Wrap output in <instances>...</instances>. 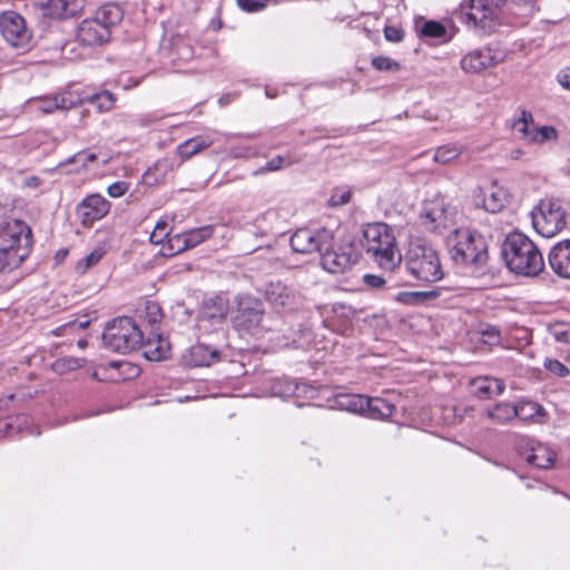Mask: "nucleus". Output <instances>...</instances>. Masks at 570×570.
Listing matches in <instances>:
<instances>
[{"label":"nucleus","mask_w":570,"mask_h":570,"mask_svg":"<svg viewBox=\"0 0 570 570\" xmlns=\"http://www.w3.org/2000/svg\"><path fill=\"white\" fill-rule=\"evenodd\" d=\"M515 449L528 464L538 469H549L556 459L551 449L528 436H518Z\"/></svg>","instance_id":"4468645a"},{"label":"nucleus","mask_w":570,"mask_h":570,"mask_svg":"<svg viewBox=\"0 0 570 570\" xmlns=\"http://www.w3.org/2000/svg\"><path fill=\"white\" fill-rule=\"evenodd\" d=\"M86 345H87V342H86V341H83V340L78 341V346H79L80 348H83Z\"/></svg>","instance_id":"69168bd1"},{"label":"nucleus","mask_w":570,"mask_h":570,"mask_svg":"<svg viewBox=\"0 0 570 570\" xmlns=\"http://www.w3.org/2000/svg\"><path fill=\"white\" fill-rule=\"evenodd\" d=\"M265 298L277 312H294L304 304V295L281 281L271 282L265 287Z\"/></svg>","instance_id":"f8f14e48"},{"label":"nucleus","mask_w":570,"mask_h":570,"mask_svg":"<svg viewBox=\"0 0 570 570\" xmlns=\"http://www.w3.org/2000/svg\"><path fill=\"white\" fill-rule=\"evenodd\" d=\"M340 405L353 413H367L368 397L364 395H346L342 397Z\"/></svg>","instance_id":"e433bc0d"},{"label":"nucleus","mask_w":570,"mask_h":570,"mask_svg":"<svg viewBox=\"0 0 570 570\" xmlns=\"http://www.w3.org/2000/svg\"><path fill=\"white\" fill-rule=\"evenodd\" d=\"M105 252L101 248L94 249L90 254L78 261L76 271L79 274H85L102 258Z\"/></svg>","instance_id":"58836bf2"},{"label":"nucleus","mask_w":570,"mask_h":570,"mask_svg":"<svg viewBox=\"0 0 570 570\" xmlns=\"http://www.w3.org/2000/svg\"><path fill=\"white\" fill-rule=\"evenodd\" d=\"M531 410L530 415L539 412L540 406L534 402H520L517 405L509 403L497 404L493 409L487 411V416L499 424H504L513 417L521 416L524 409Z\"/></svg>","instance_id":"6ab92c4d"},{"label":"nucleus","mask_w":570,"mask_h":570,"mask_svg":"<svg viewBox=\"0 0 570 570\" xmlns=\"http://www.w3.org/2000/svg\"><path fill=\"white\" fill-rule=\"evenodd\" d=\"M227 308L220 305L216 312L205 308L200 315V322L210 321L213 325L219 324L225 318Z\"/></svg>","instance_id":"c03bdc74"},{"label":"nucleus","mask_w":570,"mask_h":570,"mask_svg":"<svg viewBox=\"0 0 570 570\" xmlns=\"http://www.w3.org/2000/svg\"><path fill=\"white\" fill-rule=\"evenodd\" d=\"M160 49L161 51H168L175 55L181 60H187L191 57V48L187 40L180 35L170 36L169 38L164 37Z\"/></svg>","instance_id":"c85d7f7f"},{"label":"nucleus","mask_w":570,"mask_h":570,"mask_svg":"<svg viewBox=\"0 0 570 570\" xmlns=\"http://www.w3.org/2000/svg\"><path fill=\"white\" fill-rule=\"evenodd\" d=\"M366 253L385 271H394L402 263L394 230L385 223L367 224L364 228Z\"/></svg>","instance_id":"f03ea898"},{"label":"nucleus","mask_w":570,"mask_h":570,"mask_svg":"<svg viewBox=\"0 0 570 570\" xmlns=\"http://www.w3.org/2000/svg\"><path fill=\"white\" fill-rule=\"evenodd\" d=\"M558 82L564 88L570 90V73H559Z\"/></svg>","instance_id":"052dcab7"},{"label":"nucleus","mask_w":570,"mask_h":570,"mask_svg":"<svg viewBox=\"0 0 570 570\" xmlns=\"http://www.w3.org/2000/svg\"><path fill=\"white\" fill-rule=\"evenodd\" d=\"M544 367L549 372L556 374L559 377H566L570 373V370L563 363H561L558 360H550V358L544 362Z\"/></svg>","instance_id":"a18cd8bd"},{"label":"nucleus","mask_w":570,"mask_h":570,"mask_svg":"<svg viewBox=\"0 0 570 570\" xmlns=\"http://www.w3.org/2000/svg\"><path fill=\"white\" fill-rule=\"evenodd\" d=\"M508 0H470L468 19L485 31H492L499 18L501 6Z\"/></svg>","instance_id":"2eb2a0df"},{"label":"nucleus","mask_w":570,"mask_h":570,"mask_svg":"<svg viewBox=\"0 0 570 570\" xmlns=\"http://www.w3.org/2000/svg\"><path fill=\"white\" fill-rule=\"evenodd\" d=\"M372 66L377 70H387L393 67L397 68L396 63H393L389 58L385 57H376L372 60Z\"/></svg>","instance_id":"6e6d98bb"},{"label":"nucleus","mask_w":570,"mask_h":570,"mask_svg":"<svg viewBox=\"0 0 570 570\" xmlns=\"http://www.w3.org/2000/svg\"><path fill=\"white\" fill-rule=\"evenodd\" d=\"M284 166H285V158L283 156H276L273 159H271L269 161H267V164L264 167H261L259 169L254 171V175H261V174H265L268 171H276V170L282 169Z\"/></svg>","instance_id":"de8ad7c7"},{"label":"nucleus","mask_w":570,"mask_h":570,"mask_svg":"<svg viewBox=\"0 0 570 570\" xmlns=\"http://www.w3.org/2000/svg\"><path fill=\"white\" fill-rule=\"evenodd\" d=\"M360 253L351 242L325 246L321 252V265L331 274H343L358 262Z\"/></svg>","instance_id":"9d476101"},{"label":"nucleus","mask_w":570,"mask_h":570,"mask_svg":"<svg viewBox=\"0 0 570 570\" xmlns=\"http://www.w3.org/2000/svg\"><path fill=\"white\" fill-rule=\"evenodd\" d=\"M462 153V148L458 145L442 146L436 149L434 154V160L440 164H449L458 158Z\"/></svg>","instance_id":"4c0bfd02"},{"label":"nucleus","mask_w":570,"mask_h":570,"mask_svg":"<svg viewBox=\"0 0 570 570\" xmlns=\"http://www.w3.org/2000/svg\"><path fill=\"white\" fill-rule=\"evenodd\" d=\"M451 258L456 264L483 267L488 262V245L484 237L468 228H453L445 237Z\"/></svg>","instance_id":"7ed1b4c3"},{"label":"nucleus","mask_w":570,"mask_h":570,"mask_svg":"<svg viewBox=\"0 0 570 570\" xmlns=\"http://www.w3.org/2000/svg\"><path fill=\"white\" fill-rule=\"evenodd\" d=\"M538 1L539 0H509L508 9L511 14L521 19H528L539 10Z\"/></svg>","instance_id":"473e14b6"},{"label":"nucleus","mask_w":570,"mask_h":570,"mask_svg":"<svg viewBox=\"0 0 570 570\" xmlns=\"http://www.w3.org/2000/svg\"><path fill=\"white\" fill-rule=\"evenodd\" d=\"M551 269L562 278H570V239L556 244L549 255Z\"/></svg>","instance_id":"aec40b11"},{"label":"nucleus","mask_w":570,"mask_h":570,"mask_svg":"<svg viewBox=\"0 0 570 570\" xmlns=\"http://www.w3.org/2000/svg\"><path fill=\"white\" fill-rule=\"evenodd\" d=\"M229 155L235 158L247 157L249 155V148L235 147V148L230 149Z\"/></svg>","instance_id":"bf43d9fd"},{"label":"nucleus","mask_w":570,"mask_h":570,"mask_svg":"<svg viewBox=\"0 0 570 570\" xmlns=\"http://www.w3.org/2000/svg\"><path fill=\"white\" fill-rule=\"evenodd\" d=\"M530 413H531V410L529 407H527V409L523 410L522 415L519 416V417L522 419V420H525L528 417H532L533 415H530Z\"/></svg>","instance_id":"e2e57ef3"},{"label":"nucleus","mask_w":570,"mask_h":570,"mask_svg":"<svg viewBox=\"0 0 570 570\" xmlns=\"http://www.w3.org/2000/svg\"><path fill=\"white\" fill-rule=\"evenodd\" d=\"M94 17L111 31L122 20L124 11L117 3L108 2L100 6Z\"/></svg>","instance_id":"a878e982"},{"label":"nucleus","mask_w":570,"mask_h":570,"mask_svg":"<svg viewBox=\"0 0 570 570\" xmlns=\"http://www.w3.org/2000/svg\"><path fill=\"white\" fill-rule=\"evenodd\" d=\"M558 134L554 127L543 126V127H533L532 128V137L530 142L534 144H544L546 141L557 139Z\"/></svg>","instance_id":"ea45409f"},{"label":"nucleus","mask_w":570,"mask_h":570,"mask_svg":"<svg viewBox=\"0 0 570 570\" xmlns=\"http://www.w3.org/2000/svg\"><path fill=\"white\" fill-rule=\"evenodd\" d=\"M89 324H90V320H88L87 317H85V320H73L71 322L63 324L61 327L57 328V335L65 333L68 330H70V331L85 330L89 326Z\"/></svg>","instance_id":"8fccbe9b"},{"label":"nucleus","mask_w":570,"mask_h":570,"mask_svg":"<svg viewBox=\"0 0 570 570\" xmlns=\"http://www.w3.org/2000/svg\"><path fill=\"white\" fill-rule=\"evenodd\" d=\"M0 35L12 48L28 50L32 41V31L26 19L13 10L0 13Z\"/></svg>","instance_id":"1a4fd4ad"},{"label":"nucleus","mask_w":570,"mask_h":570,"mask_svg":"<svg viewBox=\"0 0 570 570\" xmlns=\"http://www.w3.org/2000/svg\"><path fill=\"white\" fill-rule=\"evenodd\" d=\"M96 159L97 156L94 153H79L70 159V163H82L86 165L87 163L94 161Z\"/></svg>","instance_id":"4d7b16f0"},{"label":"nucleus","mask_w":570,"mask_h":570,"mask_svg":"<svg viewBox=\"0 0 570 570\" xmlns=\"http://www.w3.org/2000/svg\"><path fill=\"white\" fill-rule=\"evenodd\" d=\"M364 283L371 288H381L386 283V279L379 275L365 274L363 276Z\"/></svg>","instance_id":"5fc2aeb1"},{"label":"nucleus","mask_w":570,"mask_h":570,"mask_svg":"<svg viewBox=\"0 0 570 570\" xmlns=\"http://www.w3.org/2000/svg\"><path fill=\"white\" fill-rule=\"evenodd\" d=\"M18 265V262H13L12 257L10 255H7L3 248H0V272L7 266L17 267Z\"/></svg>","instance_id":"13d9d810"},{"label":"nucleus","mask_w":570,"mask_h":570,"mask_svg":"<svg viewBox=\"0 0 570 570\" xmlns=\"http://www.w3.org/2000/svg\"><path fill=\"white\" fill-rule=\"evenodd\" d=\"M509 203V193L504 187L491 185L483 193L482 206L489 213H498Z\"/></svg>","instance_id":"b1692460"},{"label":"nucleus","mask_w":570,"mask_h":570,"mask_svg":"<svg viewBox=\"0 0 570 570\" xmlns=\"http://www.w3.org/2000/svg\"><path fill=\"white\" fill-rule=\"evenodd\" d=\"M554 335H556L557 340H559V341H561V340L567 341L564 332H560V333L556 332Z\"/></svg>","instance_id":"0e129e2a"},{"label":"nucleus","mask_w":570,"mask_h":570,"mask_svg":"<svg viewBox=\"0 0 570 570\" xmlns=\"http://www.w3.org/2000/svg\"><path fill=\"white\" fill-rule=\"evenodd\" d=\"M421 36L428 38H441L446 33L445 27L434 20L425 21L421 27Z\"/></svg>","instance_id":"a19ab883"},{"label":"nucleus","mask_w":570,"mask_h":570,"mask_svg":"<svg viewBox=\"0 0 570 570\" xmlns=\"http://www.w3.org/2000/svg\"><path fill=\"white\" fill-rule=\"evenodd\" d=\"M237 6L246 12H258L266 8L265 3L261 0H236Z\"/></svg>","instance_id":"09e8293b"},{"label":"nucleus","mask_w":570,"mask_h":570,"mask_svg":"<svg viewBox=\"0 0 570 570\" xmlns=\"http://www.w3.org/2000/svg\"><path fill=\"white\" fill-rule=\"evenodd\" d=\"M0 248L20 264L31 248L30 227L19 219L0 223Z\"/></svg>","instance_id":"0eeeda50"},{"label":"nucleus","mask_w":570,"mask_h":570,"mask_svg":"<svg viewBox=\"0 0 570 570\" xmlns=\"http://www.w3.org/2000/svg\"><path fill=\"white\" fill-rule=\"evenodd\" d=\"M109 210L110 203L98 194L89 195L77 207V214L86 226L101 219Z\"/></svg>","instance_id":"dca6fc26"},{"label":"nucleus","mask_w":570,"mask_h":570,"mask_svg":"<svg viewBox=\"0 0 570 570\" xmlns=\"http://www.w3.org/2000/svg\"><path fill=\"white\" fill-rule=\"evenodd\" d=\"M144 355L150 361H161L167 358L169 348L167 343L163 340L158 330L150 331V336L145 341L142 340Z\"/></svg>","instance_id":"5701e85b"},{"label":"nucleus","mask_w":570,"mask_h":570,"mask_svg":"<svg viewBox=\"0 0 570 570\" xmlns=\"http://www.w3.org/2000/svg\"><path fill=\"white\" fill-rule=\"evenodd\" d=\"M455 215L456 208L448 205L444 196L436 195L423 205L422 225L431 232L441 233L443 229L453 227Z\"/></svg>","instance_id":"9b49d317"},{"label":"nucleus","mask_w":570,"mask_h":570,"mask_svg":"<svg viewBox=\"0 0 570 570\" xmlns=\"http://www.w3.org/2000/svg\"><path fill=\"white\" fill-rule=\"evenodd\" d=\"M114 97L109 91H102L97 94L92 98V102L97 106L100 111H108L112 108Z\"/></svg>","instance_id":"37998d69"},{"label":"nucleus","mask_w":570,"mask_h":570,"mask_svg":"<svg viewBox=\"0 0 570 570\" xmlns=\"http://www.w3.org/2000/svg\"><path fill=\"white\" fill-rule=\"evenodd\" d=\"M333 240V233L326 228H298L289 239L292 249L298 254L323 252Z\"/></svg>","instance_id":"ddd939ff"},{"label":"nucleus","mask_w":570,"mask_h":570,"mask_svg":"<svg viewBox=\"0 0 570 570\" xmlns=\"http://www.w3.org/2000/svg\"><path fill=\"white\" fill-rule=\"evenodd\" d=\"M474 393L479 397H492L502 394L504 384L502 381L492 377L478 379L473 382Z\"/></svg>","instance_id":"c756f323"},{"label":"nucleus","mask_w":570,"mask_h":570,"mask_svg":"<svg viewBox=\"0 0 570 570\" xmlns=\"http://www.w3.org/2000/svg\"><path fill=\"white\" fill-rule=\"evenodd\" d=\"M531 219L534 229L550 238L566 226V210L562 203L554 198H544L532 209Z\"/></svg>","instance_id":"6e6552de"},{"label":"nucleus","mask_w":570,"mask_h":570,"mask_svg":"<svg viewBox=\"0 0 570 570\" xmlns=\"http://www.w3.org/2000/svg\"><path fill=\"white\" fill-rule=\"evenodd\" d=\"M501 253L505 265L514 274L533 277L544 269V259L538 246L521 233L509 234Z\"/></svg>","instance_id":"f257e3e1"},{"label":"nucleus","mask_w":570,"mask_h":570,"mask_svg":"<svg viewBox=\"0 0 570 570\" xmlns=\"http://www.w3.org/2000/svg\"><path fill=\"white\" fill-rule=\"evenodd\" d=\"M180 235H181V234H176V235H174V236L169 237V239H168V243H169V245H170L171 249H175L177 253H179V252H180V250H178V246L184 244V242H183V240H177V239H176V238H177V237H179Z\"/></svg>","instance_id":"680f3d73"},{"label":"nucleus","mask_w":570,"mask_h":570,"mask_svg":"<svg viewBox=\"0 0 570 570\" xmlns=\"http://www.w3.org/2000/svg\"><path fill=\"white\" fill-rule=\"evenodd\" d=\"M481 333L485 344L497 345L500 343V331L495 326H487Z\"/></svg>","instance_id":"3c124183"},{"label":"nucleus","mask_w":570,"mask_h":570,"mask_svg":"<svg viewBox=\"0 0 570 570\" xmlns=\"http://www.w3.org/2000/svg\"><path fill=\"white\" fill-rule=\"evenodd\" d=\"M111 31L95 17L85 19L78 28V39L88 46H100L110 39Z\"/></svg>","instance_id":"a211bd4d"},{"label":"nucleus","mask_w":570,"mask_h":570,"mask_svg":"<svg viewBox=\"0 0 570 570\" xmlns=\"http://www.w3.org/2000/svg\"><path fill=\"white\" fill-rule=\"evenodd\" d=\"M440 295L438 289L433 291H417V292H401L396 295V302L404 305H420L428 301H432Z\"/></svg>","instance_id":"2f4dec72"},{"label":"nucleus","mask_w":570,"mask_h":570,"mask_svg":"<svg viewBox=\"0 0 570 570\" xmlns=\"http://www.w3.org/2000/svg\"><path fill=\"white\" fill-rule=\"evenodd\" d=\"M395 413V405L381 397H368L367 414L372 419H389Z\"/></svg>","instance_id":"7c9ffc66"},{"label":"nucleus","mask_w":570,"mask_h":570,"mask_svg":"<svg viewBox=\"0 0 570 570\" xmlns=\"http://www.w3.org/2000/svg\"><path fill=\"white\" fill-rule=\"evenodd\" d=\"M512 127L522 139L530 141L532 137V128L535 127L533 125L532 114L527 110H521L520 117L513 121Z\"/></svg>","instance_id":"f704fd0d"},{"label":"nucleus","mask_w":570,"mask_h":570,"mask_svg":"<svg viewBox=\"0 0 570 570\" xmlns=\"http://www.w3.org/2000/svg\"><path fill=\"white\" fill-rule=\"evenodd\" d=\"M220 360V352L216 347L198 343L190 347L187 362L190 366H209Z\"/></svg>","instance_id":"4be33fe9"},{"label":"nucleus","mask_w":570,"mask_h":570,"mask_svg":"<svg viewBox=\"0 0 570 570\" xmlns=\"http://www.w3.org/2000/svg\"><path fill=\"white\" fill-rule=\"evenodd\" d=\"M75 102L66 95H57L51 98H46L39 101L38 108L46 114H50L57 109H68L70 108Z\"/></svg>","instance_id":"c9c22d12"},{"label":"nucleus","mask_w":570,"mask_h":570,"mask_svg":"<svg viewBox=\"0 0 570 570\" xmlns=\"http://www.w3.org/2000/svg\"><path fill=\"white\" fill-rule=\"evenodd\" d=\"M169 235V230H168V225L166 222H159L157 223V225L155 226L153 233L150 234V242L153 244H160L163 243V240L168 237Z\"/></svg>","instance_id":"49530a36"},{"label":"nucleus","mask_w":570,"mask_h":570,"mask_svg":"<svg viewBox=\"0 0 570 570\" xmlns=\"http://www.w3.org/2000/svg\"><path fill=\"white\" fill-rule=\"evenodd\" d=\"M138 313L139 317L151 327V331L157 330L156 326L163 318V312L158 303L148 301Z\"/></svg>","instance_id":"72a5a7b5"},{"label":"nucleus","mask_w":570,"mask_h":570,"mask_svg":"<svg viewBox=\"0 0 570 570\" xmlns=\"http://www.w3.org/2000/svg\"><path fill=\"white\" fill-rule=\"evenodd\" d=\"M144 332L130 317L122 316L110 322L104 333L102 341L112 352L126 354L142 345Z\"/></svg>","instance_id":"39448f33"},{"label":"nucleus","mask_w":570,"mask_h":570,"mask_svg":"<svg viewBox=\"0 0 570 570\" xmlns=\"http://www.w3.org/2000/svg\"><path fill=\"white\" fill-rule=\"evenodd\" d=\"M233 325L238 332L250 335H258L273 328V325L266 320L263 302L252 295L236 297Z\"/></svg>","instance_id":"423d86ee"},{"label":"nucleus","mask_w":570,"mask_h":570,"mask_svg":"<svg viewBox=\"0 0 570 570\" xmlns=\"http://www.w3.org/2000/svg\"><path fill=\"white\" fill-rule=\"evenodd\" d=\"M128 189H129L128 183L116 181L108 187L107 191L110 197L118 198V197L124 196Z\"/></svg>","instance_id":"603ef678"},{"label":"nucleus","mask_w":570,"mask_h":570,"mask_svg":"<svg viewBox=\"0 0 570 570\" xmlns=\"http://www.w3.org/2000/svg\"><path fill=\"white\" fill-rule=\"evenodd\" d=\"M284 222L279 210L271 208L248 224L247 230L257 237H265L279 233L284 227Z\"/></svg>","instance_id":"f3484780"},{"label":"nucleus","mask_w":570,"mask_h":570,"mask_svg":"<svg viewBox=\"0 0 570 570\" xmlns=\"http://www.w3.org/2000/svg\"><path fill=\"white\" fill-rule=\"evenodd\" d=\"M48 13L53 18L65 19L79 13L85 0H48Z\"/></svg>","instance_id":"393cba45"},{"label":"nucleus","mask_w":570,"mask_h":570,"mask_svg":"<svg viewBox=\"0 0 570 570\" xmlns=\"http://www.w3.org/2000/svg\"><path fill=\"white\" fill-rule=\"evenodd\" d=\"M384 36H385L386 40H389V41L399 42L403 39L404 32L399 27L389 26V27H385V29H384Z\"/></svg>","instance_id":"864d4df0"},{"label":"nucleus","mask_w":570,"mask_h":570,"mask_svg":"<svg viewBox=\"0 0 570 570\" xmlns=\"http://www.w3.org/2000/svg\"><path fill=\"white\" fill-rule=\"evenodd\" d=\"M214 232L213 225L203 226L199 228L190 229L181 233L177 240H183L184 244L178 246V250H186L189 248H194L200 243L205 242L209 237H212Z\"/></svg>","instance_id":"bb28decb"},{"label":"nucleus","mask_w":570,"mask_h":570,"mask_svg":"<svg viewBox=\"0 0 570 570\" xmlns=\"http://www.w3.org/2000/svg\"><path fill=\"white\" fill-rule=\"evenodd\" d=\"M407 274L420 283H434L443 277L440 257L434 248L426 244L412 242L404 256Z\"/></svg>","instance_id":"20e7f679"},{"label":"nucleus","mask_w":570,"mask_h":570,"mask_svg":"<svg viewBox=\"0 0 570 570\" xmlns=\"http://www.w3.org/2000/svg\"><path fill=\"white\" fill-rule=\"evenodd\" d=\"M463 71H483L495 66V58L490 49L470 51L461 60Z\"/></svg>","instance_id":"412c9836"},{"label":"nucleus","mask_w":570,"mask_h":570,"mask_svg":"<svg viewBox=\"0 0 570 570\" xmlns=\"http://www.w3.org/2000/svg\"><path fill=\"white\" fill-rule=\"evenodd\" d=\"M352 191L347 187H337L333 190L328 205L331 207H338L347 204L351 200Z\"/></svg>","instance_id":"79ce46f5"},{"label":"nucleus","mask_w":570,"mask_h":570,"mask_svg":"<svg viewBox=\"0 0 570 570\" xmlns=\"http://www.w3.org/2000/svg\"><path fill=\"white\" fill-rule=\"evenodd\" d=\"M213 145V139L207 136H197L190 139L185 140L184 142L177 146V154L181 158L183 161L191 158L197 155L202 150L208 148Z\"/></svg>","instance_id":"cd10ccee"}]
</instances>
